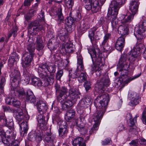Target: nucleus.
<instances>
[{
    "mask_svg": "<svg viewBox=\"0 0 146 146\" xmlns=\"http://www.w3.org/2000/svg\"><path fill=\"white\" fill-rule=\"evenodd\" d=\"M109 100V95L107 93H103L100 94L96 100L94 101L96 106L99 108V110H98L94 114L93 118L95 123L89 131V134H92L98 130L100 120L102 117L107 106Z\"/></svg>",
    "mask_w": 146,
    "mask_h": 146,
    "instance_id": "f257e3e1",
    "label": "nucleus"
},
{
    "mask_svg": "<svg viewBox=\"0 0 146 146\" xmlns=\"http://www.w3.org/2000/svg\"><path fill=\"white\" fill-rule=\"evenodd\" d=\"M129 68V66H125L117 67V71L119 72L120 75V79H122L123 82H125L126 83H128L131 81L139 77L141 75L140 73L137 75L133 76L132 77L128 78L126 80H125V78L128 77V70Z\"/></svg>",
    "mask_w": 146,
    "mask_h": 146,
    "instance_id": "f03ea898",
    "label": "nucleus"
},
{
    "mask_svg": "<svg viewBox=\"0 0 146 146\" xmlns=\"http://www.w3.org/2000/svg\"><path fill=\"white\" fill-rule=\"evenodd\" d=\"M146 30V23L143 20L140 23L139 25H137L135 28L134 35L139 42H141L144 38V32Z\"/></svg>",
    "mask_w": 146,
    "mask_h": 146,
    "instance_id": "7ed1b4c3",
    "label": "nucleus"
},
{
    "mask_svg": "<svg viewBox=\"0 0 146 146\" xmlns=\"http://www.w3.org/2000/svg\"><path fill=\"white\" fill-rule=\"evenodd\" d=\"M16 136L15 133L7 131L5 134L4 133L0 135V141H1L6 146H9L15 140Z\"/></svg>",
    "mask_w": 146,
    "mask_h": 146,
    "instance_id": "20e7f679",
    "label": "nucleus"
},
{
    "mask_svg": "<svg viewBox=\"0 0 146 146\" xmlns=\"http://www.w3.org/2000/svg\"><path fill=\"white\" fill-rule=\"evenodd\" d=\"M85 3V7L88 10H91L93 13L97 12L99 9L100 5L98 0H81Z\"/></svg>",
    "mask_w": 146,
    "mask_h": 146,
    "instance_id": "39448f33",
    "label": "nucleus"
},
{
    "mask_svg": "<svg viewBox=\"0 0 146 146\" xmlns=\"http://www.w3.org/2000/svg\"><path fill=\"white\" fill-rule=\"evenodd\" d=\"M98 51V49L96 50L92 48L91 50L89 51L92 59L93 62H95L96 64L99 65L100 67L103 66L104 63V58L102 57V53L98 54V56L97 57L96 51Z\"/></svg>",
    "mask_w": 146,
    "mask_h": 146,
    "instance_id": "423d86ee",
    "label": "nucleus"
},
{
    "mask_svg": "<svg viewBox=\"0 0 146 146\" xmlns=\"http://www.w3.org/2000/svg\"><path fill=\"white\" fill-rule=\"evenodd\" d=\"M38 72L46 73L48 71L50 73V76H53L56 71L55 66L53 64L45 63L40 64L38 68Z\"/></svg>",
    "mask_w": 146,
    "mask_h": 146,
    "instance_id": "0eeeda50",
    "label": "nucleus"
},
{
    "mask_svg": "<svg viewBox=\"0 0 146 146\" xmlns=\"http://www.w3.org/2000/svg\"><path fill=\"white\" fill-rule=\"evenodd\" d=\"M43 26L39 25L38 22L37 21H35L30 23L28 26V32L32 35H36L37 32L43 29Z\"/></svg>",
    "mask_w": 146,
    "mask_h": 146,
    "instance_id": "6e6552de",
    "label": "nucleus"
},
{
    "mask_svg": "<svg viewBox=\"0 0 146 146\" xmlns=\"http://www.w3.org/2000/svg\"><path fill=\"white\" fill-rule=\"evenodd\" d=\"M118 13L117 12L108 10V18L110 17V19L111 21V24L112 29L113 30L115 31L117 30L119 26L118 24V21L116 19Z\"/></svg>",
    "mask_w": 146,
    "mask_h": 146,
    "instance_id": "1a4fd4ad",
    "label": "nucleus"
},
{
    "mask_svg": "<svg viewBox=\"0 0 146 146\" xmlns=\"http://www.w3.org/2000/svg\"><path fill=\"white\" fill-rule=\"evenodd\" d=\"M39 77L43 79L41 80V86H46L52 84L54 82V78L53 76H48L47 73L45 72H38Z\"/></svg>",
    "mask_w": 146,
    "mask_h": 146,
    "instance_id": "9d476101",
    "label": "nucleus"
},
{
    "mask_svg": "<svg viewBox=\"0 0 146 146\" xmlns=\"http://www.w3.org/2000/svg\"><path fill=\"white\" fill-rule=\"evenodd\" d=\"M11 75L13 79L11 85L13 88H15L18 86L19 82L21 80L20 73L19 71L14 69L12 72Z\"/></svg>",
    "mask_w": 146,
    "mask_h": 146,
    "instance_id": "9b49d317",
    "label": "nucleus"
},
{
    "mask_svg": "<svg viewBox=\"0 0 146 146\" xmlns=\"http://www.w3.org/2000/svg\"><path fill=\"white\" fill-rule=\"evenodd\" d=\"M144 47V45L141 43H139L138 45H136L135 48L131 50V55L129 57V59L131 60L132 61H134L135 58L140 55V53Z\"/></svg>",
    "mask_w": 146,
    "mask_h": 146,
    "instance_id": "f8f14e48",
    "label": "nucleus"
},
{
    "mask_svg": "<svg viewBox=\"0 0 146 146\" xmlns=\"http://www.w3.org/2000/svg\"><path fill=\"white\" fill-rule=\"evenodd\" d=\"M126 0H115L111 1L108 10L114 11L118 13L122 5L124 4Z\"/></svg>",
    "mask_w": 146,
    "mask_h": 146,
    "instance_id": "ddd939ff",
    "label": "nucleus"
},
{
    "mask_svg": "<svg viewBox=\"0 0 146 146\" xmlns=\"http://www.w3.org/2000/svg\"><path fill=\"white\" fill-rule=\"evenodd\" d=\"M36 43V49L38 51L37 54L39 56H41L44 53L43 48L45 45L41 36L38 35L37 36Z\"/></svg>",
    "mask_w": 146,
    "mask_h": 146,
    "instance_id": "4468645a",
    "label": "nucleus"
},
{
    "mask_svg": "<svg viewBox=\"0 0 146 146\" xmlns=\"http://www.w3.org/2000/svg\"><path fill=\"white\" fill-rule=\"evenodd\" d=\"M42 134L40 131H32L28 134V139L30 141H40L42 140Z\"/></svg>",
    "mask_w": 146,
    "mask_h": 146,
    "instance_id": "2eb2a0df",
    "label": "nucleus"
},
{
    "mask_svg": "<svg viewBox=\"0 0 146 146\" xmlns=\"http://www.w3.org/2000/svg\"><path fill=\"white\" fill-rule=\"evenodd\" d=\"M55 136L51 132L50 130H48L44 136V141L46 145L51 144L53 143L55 139Z\"/></svg>",
    "mask_w": 146,
    "mask_h": 146,
    "instance_id": "dca6fc26",
    "label": "nucleus"
},
{
    "mask_svg": "<svg viewBox=\"0 0 146 146\" xmlns=\"http://www.w3.org/2000/svg\"><path fill=\"white\" fill-rule=\"evenodd\" d=\"M69 93L70 98L74 100V102H75L78 99H80V93L76 89L74 88L70 89Z\"/></svg>",
    "mask_w": 146,
    "mask_h": 146,
    "instance_id": "f3484780",
    "label": "nucleus"
},
{
    "mask_svg": "<svg viewBox=\"0 0 146 146\" xmlns=\"http://www.w3.org/2000/svg\"><path fill=\"white\" fill-rule=\"evenodd\" d=\"M69 93L70 98L74 100V102H75L78 99H80V93L76 89L74 88L70 89Z\"/></svg>",
    "mask_w": 146,
    "mask_h": 146,
    "instance_id": "a211bd4d",
    "label": "nucleus"
},
{
    "mask_svg": "<svg viewBox=\"0 0 146 146\" xmlns=\"http://www.w3.org/2000/svg\"><path fill=\"white\" fill-rule=\"evenodd\" d=\"M69 93L70 98L74 100V102H75L78 99H80V93L76 89L74 88L70 89Z\"/></svg>",
    "mask_w": 146,
    "mask_h": 146,
    "instance_id": "6ab92c4d",
    "label": "nucleus"
},
{
    "mask_svg": "<svg viewBox=\"0 0 146 146\" xmlns=\"http://www.w3.org/2000/svg\"><path fill=\"white\" fill-rule=\"evenodd\" d=\"M93 100L89 96H86L81 100L78 104V106L85 108L87 105H89L92 103Z\"/></svg>",
    "mask_w": 146,
    "mask_h": 146,
    "instance_id": "aec40b11",
    "label": "nucleus"
},
{
    "mask_svg": "<svg viewBox=\"0 0 146 146\" xmlns=\"http://www.w3.org/2000/svg\"><path fill=\"white\" fill-rule=\"evenodd\" d=\"M139 3L138 0H132L129 6V10L132 13L136 14L137 12Z\"/></svg>",
    "mask_w": 146,
    "mask_h": 146,
    "instance_id": "412c9836",
    "label": "nucleus"
},
{
    "mask_svg": "<svg viewBox=\"0 0 146 146\" xmlns=\"http://www.w3.org/2000/svg\"><path fill=\"white\" fill-rule=\"evenodd\" d=\"M24 57V61L23 62V66L24 67H27L31 64L34 56H32L28 52H26L23 55Z\"/></svg>",
    "mask_w": 146,
    "mask_h": 146,
    "instance_id": "4be33fe9",
    "label": "nucleus"
},
{
    "mask_svg": "<svg viewBox=\"0 0 146 146\" xmlns=\"http://www.w3.org/2000/svg\"><path fill=\"white\" fill-rule=\"evenodd\" d=\"M37 107L39 113L44 114L48 109L45 103L42 101H40L37 102Z\"/></svg>",
    "mask_w": 146,
    "mask_h": 146,
    "instance_id": "5701e85b",
    "label": "nucleus"
},
{
    "mask_svg": "<svg viewBox=\"0 0 146 146\" xmlns=\"http://www.w3.org/2000/svg\"><path fill=\"white\" fill-rule=\"evenodd\" d=\"M98 28L96 27H94L91 29L89 31L88 36L90 39L91 42L92 44H93L94 40H98L99 39V38L98 36L94 37L95 32L96 31Z\"/></svg>",
    "mask_w": 146,
    "mask_h": 146,
    "instance_id": "b1692460",
    "label": "nucleus"
},
{
    "mask_svg": "<svg viewBox=\"0 0 146 146\" xmlns=\"http://www.w3.org/2000/svg\"><path fill=\"white\" fill-rule=\"evenodd\" d=\"M127 55L126 54H122L117 64V67L125 66H129L127 64Z\"/></svg>",
    "mask_w": 146,
    "mask_h": 146,
    "instance_id": "393cba45",
    "label": "nucleus"
},
{
    "mask_svg": "<svg viewBox=\"0 0 146 146\" xmlns=\"http://www.w3.org/2000/svg\"><path fill=\"white\" fill-rule=\"evenodd\" d=\"M110 82L108 76L107 75H105L100 79L99 84L101 85V87L104 88L105 87H107L109 85Z\"/></svg>",
    "mask_w": 146,
    "mask_h": 146,
    "instance_id": "a878e982",
    "label": "nucleus"
},
{
    "mask_svg": "<svg viewBox=\"0 0 146 146\" xmlns=\"http://www.w3.org/2000/svg\"><path fill=\"white\" fill-rule=\"evenodd\" d=\"M90 27V25L89 24L86 23L84 21H82L78 28V32L80 33V35H82Z\"/></svg>",
    "mask_w": 146,
    "mask_h": 146,
    "instance_id": "bb28decb",
    "label": "nucleus"
},
{
    "mask_svg": "<svg viewBox=\"0 0 146 146\" xmlns=\"http://www.w3.org/2000/svg\"><path fill=\"white\" fill-rule=\"evenodd\" d=\"M64 49L66 53L70 54L75 51V48L71 42L68 41L65 45Z\"/></svg>",
    "mask_w": 146,
    "mask_h": 146,
    "instance_id": "cd10ccee",
    "label": "nucleus"
},
{
    "mask_svg": "<svg viewBox=\"0 0 146 146\" xmlns=\"http://www.w3.org/2000/svg\"><path fill=\"white\" fill-rule=\"evenodd\" d=\"M57 36L62 41L65 42L66 38H68V34L66 33V29L64 28L61 29L58 32Z\"/></svg>",
    "mask_w": 146,
    "mask_h": 146,
    "instance_id": "c85d7f7f",
    "label": "nucleus"
},
{
    "mask_svg": "<svg viewBox=\"0 0 146 146\" xmlns=\"http://www.w3.org/2000/svg\"><path fill=\"white\" fill-rule=\"evenodd\" d=\"M117 30L118 33L121 35L122 36L124 37L125 35L128 34L129 29L125 25H123L119 26Z\"/></svg>",
    "mask_w": 146,
    "mask_h": 146,
    "instance_id": "c756f323",
    "label": "nucleus"
},
{
    "mask_svg": "<svg viewBox=\"0 0 146 146\" xmlns=\"http://www.w3.org/2000/svg\"><path fill=\"white\" fill-rule=\"evenodd\" d=\"M15 113V118L19 122L18 123H20L21 121L23 120L25 117V115L22 110L21 109H18L16 111Z\"/></svg>",
    "mask_w": 146,
    "mask_h": 146,
    "instance_id": "7c9ffc66",
    "label": "nucleus"
},
{
    "mask_svg": "<svg viewBox=\"0 0 146 146\" xmlns=\"http://www.w3.org/2000/svg\"><path fill=\"white\" fill-rule=\"evenodd\" d=\"M22 132H21V135H24L27 133L29 128L28 127L27 123V121H23L21 123H19Z\"/></svg>",
    "mask_w": 146,
    "mask_h": 146,
    "instance_id": "2f4dec72",
    "label": "nucleus"
},
{
    "mask_svg": "<svg viewBox=\"0 0 146 146\" xmlns=\"http://www.w3.org/2000/svg\"><path fill=\"white\" fill-rule=\"evenodd\" d=\"M75 114V111L73 109H71L68 110L67 112L65 117L66 120L70 121L73 118Z\"/></svg>",
    "mask_w": 146,
    "mask_h": 146,
    "instance_id": "473e14b6",
    "label": "nucleus"
},
{
    "mask_svg": "<svg viewBox=\"0 0 146 146\" xmlns=\"http://www.w3.org/2000/svg\"><path fill=\"white\" fill-rule=\"evenodd\" d=\"M47 45L48 48L52 51L56 49L58 46V42H56L55 40H52L50 41Z\"/></svg>",
    "mask_w": 146,
    "mask_h": 146,
    "instance_id": "72a5a7b5",
    "label": "nucleus"
},
{
    "mask_svg": "<svg viewBox=\"0 0 146 146\" xmlns=\"http://www.w3.org/2000/svg\"><path fill=\"white\" fill-rule=\"evenodd\" d=\"M77 57L78 65L77 68L80 70L84 71V67L83 64L82 57L80 54L78 55Z\"/></svg>",
    "mask_w": 146,
    "mask_h": 146,
    "instance_id": "f704fd0d",
    "label": "nucleus"
},
{
    "mask_svg": "<svg viewBox=\"0 0 146 146\" xmlns=\"http://www.w3.org/2000/svg\"><path fill=\"white\" fill-rule=\"evenodd\" d=\"M73 105L72 102L68 100H65L62 103V108L63 110H66L68 108L71 107Z\"/></svg>",
    "mask_w": 146,
    "mask_h": 146,
    "instance_id": "c9c22d12",
    "label": "nucleus"
},
{
    "mask_svg": "<svg viewBox=\"0 0 146 146\" xmlns=\"http://www.w3.org/2000/svg\"><path fill=\"white\" fill-rule=\"evenodd\" d=\"M83 141V138L82 137H77L72 140V144L73 146H80L81 144Z\"/></svg>",
    "mask_w": 146,
    "mask_h": 146,
    "instance_id": "e433bc0d",
    "label": "nucleus"
},
{
    "mask_svg": "<svg viewBox=\"0 0 146 146\" xmlns=\"http://www.w3.org/2000/svg\"><path fill=\"white\" fill-rule=\"evenodd\" d=\"M140 98L139 95L137 96V97L131 99V101L129 103V105L131 106H135L139 104V101H140Z\"/></svg>",
    "mask_w": 146,
    "mask_h": 146,
    "instance_id": "4c0bfd02",
    "label": "nucleus"
},
{
    "mask_svg": "<svg viewBox=\"0 0 146 146\" xmlns=\"http://www.w3.org/2000/svg\"><path fill=\"white\" fill-rule=\"evenodd\" d=\"M101 67L100 66L96 64V65H93V66H92L91 70L93 72H96L97 76H100L101 73L100 70H101Z\"/></svg>",
    "mask_w": 146,
    "mask_h": 146,
    "instance_id": "58836bf2",
    "label": "nucleus"
},
{
    "mask_svg": "<svg viewBox=\"0 0 146 146\" xmlns=\"http://www.w3.org/2000/svg\"><path fill=\"white\" fill-rule=\"evenodd\" d=\"M3 117H5V119L7 121H6V122L7 123V125H4V126H6L9 129H11L13 127V120L12 119L7 118L5 116V115H3Z\"/></svg>",
    "mask_w": 146,
    "mask_h": 146,
    "instance_id": "ea45409f",
    "label": "nucleus"
},
{
    "mask_svg": "<svg viewBox=\"0 0 146 146\" xmlns=\"http://www.w3.org/2000/svg\"><path fill=\"white\" fill-rule=\"evenodd\" d=\"M66 126H63V127H60L59 128V135L62 137L65 135L67 133Z\"/></svg>",
    "mask_w": 146,
    "mask_h": 146,
    "instance_id": "a19ab883",
    "label": "nucleus"
},
{
    "mask_svg": "<svg viewBox=\"0 0 146 146\" xmlns=\"http://www.w3.org/2000/svg\"><path fill=\"white\" fill-rule=\"evenodd\" d=\"M135 14L132 13L129 15L127 16V17L125 19H123L122 22L124 23H127L131 22L133 20L134 16Z\"/></svg>",
    "mask_w": 146,
    "mask_h": 146,
    "instance_id": "79ce46f5",
    "label": "nucleus"
},
{
    "mask_svg": "<svg viewBox=\"0 0 146 146\" xmlns=\"http://www.w3.org/2000/svg\"><path fill=\"white\" fill-rule=\"evenodd\" d=\"M87 76L86 73L81 72L78 77V80L80 83L87 81Z\"/></svg>",
    "mask_w": 146,
    "mask_h": 146,
    "instance_id": "37998d69",
    "label": "nucleus"
},
{
    "mask_svg": "<svg viewBox=\"0 0 146 146\" xmlns=\"http://www.w3.org/2000/svg\"><path fill=\"white\" fill-rule=\"evenodd\" d=\"M17 27H13L9 32L8 34V37L9 38L12 35L15 37L17 34Z\"/></svg>",
    "mask_w": 146,
    "mask_h": 146,
    "instance_id": "c03bdc74",
    "label": "nucleus"
},
{
    "mask_svg": "<svg viewBox=\"0 0 146 146\" xmlns=\"http://www.w3.org/2000/svg\"><path fill=\"white\" fill-rule=\"evenodd\" d=\"M79 70L77 68L76 70L74 71H72L71 70H70L69 75L71 76V77L73 78H78L80 73Z\"/></svg>",
    "mask_w": 146,
    "mask_h": 146,
    "instance_id": "a18cd8bd",
    "label": "nucleus"
},
{
    "mask_svg": "<svg viewBox=\"0 0 146 146\" xmlns=\"http://www.w3.org/2000/svg\"><path fill=\"white\" fill-rule=\"evenodd\" d=\"M27 49L29 51L28 53H30V54L32 56L34 55L35 48L34 44H28L27 46Z\"/></svg>",
    "mask_w": 146,
    "mask_h": 146,
    "instance_id": "49530a36",
    "label": "nucleus"
},
{
    "mask_svg": "<svg viewBox=\"0 0 146 146\" xmlns=\"http://www.w3.org/2000/svg\"><path fill=\"white\" fill-rule=\"evenodd\" d=\"M31 80L32 83L34 86H41V80L39 78L34 77L32 78Z\"/></svg>",
    "mask_w": 146,
    "mask_h": 146,
    "instance_id": "de8ad7c7",
    "label": "nucleus"
},
{
    "mask_svg": "<svg viewBox=\"0 0 146 146\" xmlns=\"http://www.w3.org/2000/svg\"><path fill=\"white\" fill-rule=\"evenodd\" d=\"M39 114L38 115L37 117V120L38 123H41L42 122L45 123L46 121H47L48 120L49 117L48 116L47 117L46 121L45 119L44 115H43L44 114H41L39 113Z\"/></svg>",
    "mask_w": 146,
    "mask_h": 146,
    "instance_id": "09e8293b",
    "label": "nucleus"
},
{
    "mask_svg": "<svg viewBox=\"0 0 146 146\" xmlns=\"http://www.w3.org/2000/svg\"><path fill=\"white\" fill-rule=\"evenodd\" d=\"M101 47L103 48V51L104 52L108 51L110 53L113 50L112 47L108 45L107 43L103 45H102V44Z\"/></svg>",
    "mask_w": 146,
    "mask_h": 146,
    "instance_id": "8fccbe9b",
    "label": "nucleus"
},
{
    "mask_svg": "<svg viewBox=\"0 0 146 146\" xmlns=\"http://www.w3.org/2000/svg\"><path fill=\"white\" fill-rule=\"evenodd\" d=\"M75 27V24H73L72 25H66V30L68 33H71L74 31Z\"/></svg>",
    "mask_w": 146,
    "mask_h": 146,
    "instance_id": "3c124183",
    "label": "nucleus"
},
{
    "mask_svg": "<svg viewBox=\"0 0 146 146\" xmlns=\"http://www.w3.org/2000/svg\"><path fill=\"white\" fill-rule=\"evenodd\" d=\"M17 94L20 99L25 98V94L24 90L22 89H20L17 91Z\"/></svg>",
    "mask_w": 146,
    "mask_h": 146,
    "instance_id": "603ef678",
    "label": "nucleus"
},
{
    "mask_svg": "<svg viewBox=\"0 0 146 146\" xmlns=\"http://www.w3.org/2000/svg\"><path fill=\"white\" fill-rule=\"evenodd\" d=\"M57 14L58 19L61 22L63 21L64 17L62 13V9L61 7L58 9Z\"/></svg>",
    "mask_w": 146,
    "mask_h": 146,
    "instance_id": "864d4df0",
    "label": "nucleus"
},
{
    "mask_svg": "<svg viewBox=\"0 0 146 146\" xmlns=\"http://www.w3.org/2000/svg\"><path fill=\"white\" fill-rule=\"evenodd\" d=\"M5 78L3 77H1L0 82V93H2L3 92V87L5 83Z\"/></svg>",
    "mask_w": 146,
    "mask_h": 146,
    "instance_id": "5fc2aeb1",
    "label": "nucleus"
},
{
    "mask_svg": "<svg viewBox=\"0 0 146 146\" xmlns=\"http://www.w3.org/2000/svg\"><path fill=\"white\" fill-rule=\"evenodd\" d=\"M6 121H7V120H4L3 119H1L0 122V135L4 133L3 128L5 126L4 125H7Z\"/></svg>",
    "mask_w": 146,
    "mask_h": 146,
    "instance_id": "6e6d98bb",
    "label": "nucleus"
},
{
    "mask_svg": "<svg viewBox=\"0 0 146 146\" xmlns=\"http://www.w3.org/2000/svg\"><path fill=\"white\" fill-rule=\"evenodd\" d=\"M47 123V121H46L45 123L42 122L41 123H38V125L37 128L40 129L41 131H44L46 128V124Z\"/></svg>",
    "mask_w": 146,
    "mask_h": 146,
    "instance_id": "4d7b16f0",
    "label": "nucleus"
},
{
    "mask_svg": "<svg viewBox=\"0 0 146 146\" xmlns=\"http://www.w3.org/2000/svg\"><path fill=\"white\" fill-rule=\"evenodd\" d=\"M67 95H60L58 94L57 96V100L60 102H62L67 98Z\"/></svg>",
    "mask_w": 146,
    "mask_h": 146,
    "instance_id": "13d9d810",
    "label": "nucleus"
},
{
    "mask_svg": "<svg viewBox=\"0 0 146 146\" xmlns=\"http://www.w3.org/2000/svg\"><path fill=\"white\" fill-rule=\"evenodd\" d=\"M68 92V90L65 87H62L59 92H58V94L60 95H66V94Z\"/></svg>",
    "mask_w": 146,
    "mask_h": 146,
    "instance_id": "bf43d9fd",
    "label": "nucleus"
},
{
    "mask_svg": "<svg viewBox=\"0 0 146 146\" xmlns=\"http://www.w3.org/2000/svg\"><path fill=\"white\" fill-rule=\"evenodd\" d=\"M75 20L73 17L70 16L68 17L67 19L66 25H72L73 24H75Z\"/></svg>",
    "mask_w": 146,
    "mask_h": 146,
    "instance_id": "052dcab7",
    "label": "nucleus"
},
{
    "mask_svg": "<svg viewBox=\"0 0 146 146\" xmlns=\"http://www.w3.org/2000/svg\"><path fill=\"white\" fill-rule=\"evenodd\" d=\"M139 95V94L136 92L130 91L128 93V97L131 99L135 97H137V96Z\"/></svg>",
    "mask_w": 146,
    "mask_h": 146,
    "instance_id": "680f3d73",
    "label": "nucleus"
},
{
    "mask_svg": "<svg viewBox=\"0 0 146 146\" xmlns=\"http://www.w3.org/2000/svg\"><path fill=\"white\" fill-rule=\"evenodd\" d=\"M26 99L27 101L31 103L34 104L36 102V98L34 94L29 97H28Z\"/></svg>",
    "mask_w": 146,
    "mask_h": 146,
    "instance_id": "e2e57ef3",
    "label": "nucleus"
},
{
    "mask_svg": "<svg viewBox=\"0 0 146 146\" xmlns=\"http://www.w3.org/2000/svg\"><path fill=\"white\" fill-rule=\"evenodd\" d=\"M125 40V37L121 36L118 38L116 43L124 45Z\"/></svg>",
    "mask_w": 146,
    "mask_h": 146,
    "instance_id": "0e129e2a",
    "label": "nucleus"
},
{
    "mask_svg": "<svg viewBox=\"0 0 146 146\" xmlns=\"http://www.w3.org/2000/svg\"><path fill=\"white\" fill-rule=\"evenodd\" d=\"M84 85L86 91L89 90L91 88V84L90 81H86Z\"/></svg>",
    "mask_w": 146,
    "mask_h": 146,
    "instance_id": "69168bd1",
    "label": "nucleus"
},
{
    "mask_svg": "<svg viewBox=\"0 0 146 146\" xmlns=\"http://www.w3.org/2000/svg\"><path fill=\"white\" fill-rule=\"evenodd\" d=\"M12 104L14 106L18 108L21 104L20 102L16 99H13Z\"/></svg>",
    "mask_w": 146,
    "mask_h": 146,
    "instance_id": "338daca9",
    "label": "nucleus"
},
{
    "mask_svg": "<svg viewBox=\"0 0 146 146\" xmlns=\"http://www.w3.org/2000/svg\"><path fill=\"white\" fill-rule=\"evenodd\" d=\"M142 120L143 123L146 124V107L142 113Z\"/></svg>",
    "mask_w": 146,
    "mask_h": 146,
    "instance_id": "774afa93",
    "label": "nucleus"
}]
</instances>
